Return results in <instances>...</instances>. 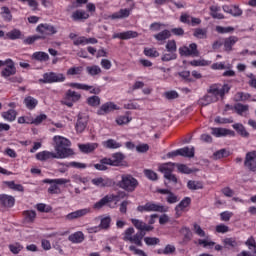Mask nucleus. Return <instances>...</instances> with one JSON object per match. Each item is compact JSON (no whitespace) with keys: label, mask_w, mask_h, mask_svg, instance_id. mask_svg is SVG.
<instances>
[{"label":"nucleus","mask_w":256,"mask_h":256,"mask_svg":"<svg viewBox=\"0 0 256 256\" xmlns=\"http://www.w3.org/2000/svg\"><path fill=\"white\" fill-rule=\"evenodd\" d=\"M1 15L4 21H12L13 15L11 14V10L7 6L1 7Z\"/></svg>","instance_id":"obj_49"},{"label":"nucleus","mask_w":256,"mask_h":256,"mask_svg":"<svg viewBox=\"0 0 256 256\" xmlns=\"http://www.w3.org/2000/svg\"><path fill=\"white\" fill-rule=\"evenodd\" d=\"M191 205V199L189 197L183 198L180 203L175 207V211L177 215H179V211H183L187 209Z\"/></svg>","instance_id":"obj_41"},{"label":"nucleus","mask_w":256,"mask_h":256,"mask_svg":"<svg viewBox=\"0 0 256 256\" xmlns=\"http://www.w3.org/2000/svg\"><path fill=\"white\" fill-rule=\"evenodd\" d=\"M69 87H72L73 89H81L82 91H89L91 95H99V93H101V87L99 86L94 87L87 84L72 82L69 84Z\"/></svg>","instance_id":"obj_13"},{"label":"nucleus","mask_w":256,"mask_h":256,"mask_svg":"<svg viewBox=\"0 0 256 256\" xmlns=\"http://www.w3.org/2000/svg\"><path fill=\"white\" fill-rule=\"evenodd\" d=\"M231 64L225 65V62H216L211 65V69L214 71H223V69H231Z\"/></svg>","instance_id":"obj_53"},{"label":"nucleus","mask_w":256,"mask_h":256,"mask_svg":"<svg viewBox=\"0 0 256 256\" xmlns=\"http://www.w3.org/2000/svg\"><path fill=\"white\" fill-rule=\"evenodd\" d=\"M35 157H36L37 161H42V162L51 161V159H61L57 153L47 151V150L38 152L35 155Z\"/></svg>","instance_id":"obj_17"},{"label":"nucleus","mask_w":256,"mask_h":256,"mask_svg":"<svg viewBox=\"0 0 256 256\" xmlns=\"http://www.w3.org/2000/svg\"><path fill=\"white\" fill-rule=\"evenodd\" d=\"M113 111H119V106L114 102H106L97 110V115H108V113H113Z\"/></svg>","instance_id":"obj_15"},{"label":"nucleus","mask_w":256,"mask_h":256,"mask_svg":"<svg viewBox=\"0 0 256 256\" xmlns=\"http://www.w3.org/2000/svg\"><path fill=\"white\" fill-rule=\"evenodd\" d=\"M92 184L96 185V187H111L113 185V180L99 177L92 179Z\"/></svg>","instance_id":"obj_26"},{"label":"nucleus","mask_w":256,"mask_h":256,"mask_svg":"<svg viewBox=\"0 0 256 256\" xmlns=\"http://www.w3.org/2000/svg\"><path fill=\"white\" fill-rule=\"evenodd\" d=\"M83 74V66H74V67H70L67 72L66 75L68 77H73L75 75H82Z\"/></svg>","instance_id":"obj_46"},{"label":"nucleus","mask_w":256,"mask_h":256,"mask_svg":"<svg viewBox=\"0 0 256 256\" xmlns=\"http://www.w3.org/2000/svg\"><path fill=\"white\" fill-rule=\"evenodd\" d=\"M209 11L212 19H225V15L221 13V7L219 5L210 6Z\"/></svg>","instance_id":"obj_27"},{"label":"nucleus","mask_w":256,"mask_h":256,"mask_svg":"<svg viewBox=\"0 0 256 256\" xmlns=\"http://www.w3.org/2000/svg\"><path fill=\"white\" fill-rule=\"evenodd\" d=\"M116 185L127 193H133L139 187V181L131 174H122L120 181Z\"/></svg>","instance_id":"obj_2"},{"label":"nucleus","mask_w":256,"mask_h":256,"mask_svg":"<svg viewBox=\"0 0 256 256\" xmlns=\"http://www.w3.org/2000/svg\"><path fill=\"white\" fill-rule=\"evenodd\" d=\"M86 103L89 107H99L101 105V98L97 95L90 96L87 98Z\"/></svg>","instance_id":"obj_48"},{"label":"nucleus","mask_w":256,"mask_h":256,"mask_svg":"<svg viewBox=\"0 0 256 256\" xmlns=\"http://www.w3.org/2000/svg\"><path fill=\"white\" fill-rule=\"evenodd\" d=\"M239 41V38L237 36H229L228 38L224 39V50L227 51V53H231L233 51V46Z\"/></svg>","instance_id":"obj_24"},{"label":"nucleus","mask_w":256,"mask_h":256,"mask_svg":"<svg viewBox=\"0 0 256 256\" xmlns=\"http://www.w3.org/2000/svg\"><path fill=\"white\" fill-rule=\"evenodd\" d=\"M2 118L9 123H13L17 119V111L9 109L6 112H2Z\"/></svg>","instance_id":"obj_36"},{"label":"nucleus","mask_w":256,"mask_h":256,"mask_svg":"<svg viewBox=\"0 0 256 256\" xmlns=\"http://www.w3.org/2000/svg\"><path fill=\"white\" fill-rule=\"evenodd\" d=\"M139 33L137 31L128 30L126 32L114 33L112 39H121L122 41H127L129 39H137Z\"/></svg>","instance_id":"obj_16"},{"label":"nucleus","mask_w":256,"mask_h":256,"mask_svg":"<svg viewBox=\"0 0 256 256\" xmlns=\"http://www.w3.org/2000/svg\"><path fill=\"white\" fill-rule=\"evenodd\" d=\"M214 137H227V128H212Z\"/></svg>","instance_id":"obj_56"},{"label":"nucleus","mask_w":256,"mask_h":256,"mask_svg":"<svg viewBox=\"0 0 256 256\" xmlns=\"http://www.w3.org/2000/svg\"><path fill=\"white\" fill-rule=\"evenodd\" d=\"M143 53L146 57H150L151 59H157L160 55L157 48H145Z\"/></svg>","instance_id":"obj_50"},{"label":"nucleus","mask_w":256,"mask_h":256,"mask_svg":"<svg viewBox=\"0 0 256 256\" xmlns=\"http://www.w3.org/2000/svg\"><path fill=\"white\" fill-rule=\"evenodd\" d=\"M131 15V9H120L118 12L113 13L110 19H127Z\"/></svg>","instance_id":"obj_32"},{"label":"nucleus","mask_w":256,"mask_h":256,"mask_svg":"<svg viewBox=\"0 0 256 256\" xmlns=\"http://www.w3.org/2000/svg\"><path fill=\"white\" fill-rule=\"evenodd\" d=\"M91 213V208L79 209L66 215L67 221H73L75 219H81Z\"/></svg>","instance_id":"obj_19"},{"label":"nucleus","mask_w":256,"mask_h":256,"mask_svg":"<svg viewBox=\"0 0 256 256\" xmlns=\"http://www.w3.org/2000/svg\"><path fill=\"white\" fill-rule=\"evenodd\" d=\"M36 209L40 213H51V211H53V208L51 206H47L46 204L43 203L37 204Z\"/></svg>","instance_id":"obj_60"},{"label":"nucleus","mask_w":256,"mask_h":256,"mask_svg":"<svg viewBox=\"0 0 256 256\" xmlns=\"http://www.w3.org/2000/svg\"><path fill=\"white\" fill-rule=\"evenodd\" d=\"M79 99H81V94L69 89L66 91L62 103L66 105V107H73L74 103H77Z\"/></svg>","instance_id":"obj_11"},{"label":"nucleus","mask_w":256,"mask_h":256,"mask_svg":"<svg viewBox=\"0 0 256 256\" xmlns=\"http://www.w3.org/2000/svg\"><path fill=\"white\" fill-rule=\"evenodd\" d=\"M36 33H39L40 39H47V37L57 34V28L51 24L41 23L36 27Z\"/></svg>","instance_id":"obj_8"},{"label":"nucleus","mask_w":256,"mask_h":256,"mask_svg":"<svg viewBox=\"0 0 256 256\" xmlns=\"http://www.w3.org/2000/svg\"><path fill=\"white\" fill-rule=\"evenodd\" d=\"M131 223L136 229H138V232L145 233V231H153V226L147 225L142 220L132 218Z\"/></svg>","instance_id":"obj_20"},{"label":"nucleus","mask_w":256,"mask_h":256,"mask_svg":"<svg viewBox=\"0 0 256 256\" xmlns=\"http://www.w3.org/2000/svg\"><path fill=\"white\" fill-rule=\"evenodd\" d=\"M109 203V196L106 195L93 205V209H103V207H105V205H109Z\"/></svg>","instance_id":"obj_52"},{"label":"nucleus","mask_w":256,"mask_h":256,"mask_svg":"<svg viewBox=\"0 0 256 256\" xmlns=\"http://www.w3.org/2000/svg\"><path fill=\"white\" fill-rule=\"evenodd\" d=\"M68 240L71 243H83V241H85V235L83 234V232L78 231V232L71 234L68 237Z\"/></svg>","instance_id":"obj_37"},{"label":"nucleus","mask_w":256,"mask_h":256,"mask_svg":"<svg viewBox=\"0 0 256 256\" xmlns=\"http://www.w3.org/2000/svg\"><path fill=\"white\" fill-rule=\"evenodd\" d=\"M4 66L6 67L1 71V77H3L4 79H7L17 73V68L15 67V62L13 61V59H6V63Z\"/></svg>","instance_id":"obj_12"},{"label":"nucleus","mask_w":256,"mask_h":256,"mask_svg":"<svg viewBox=\"0 0 256 256\" xmlns=\"http://www.w3.org/2000/svg\"><path fill=\"white\" fill-rule=\"evenodd\" d=\"M234 111L237 113V115H240L241 117H243V115H245V113L249 112V105L242 104V103H236L234 105Z\"/></svg>","instance_id":"obj_39"},{"label":"nucleus","mask_w":256,"mask_h":256,"mask_svg":"<svg viewBox=\"0 0 256 256\" xmlns=\"http://www.w3.org/2000/svg\"><path fill=\"white\" fill-rule=\"evenodd\" d=\"M109 227H111V216H106L101 219L100 228L101 229H109Z\"/></svg>","instance_id":"obj_62"},{"label":"nucleus","mask_w":256,"mask_h":256,"mask_svg":"<svg viewBox=\"0 0 256 256\" xmlns=\"http://www.w3.org/2000/svg\"><path fill=\"white\" fill-rule=\"evenodd\" d=\"M160 173H163L164 178L167 179L170 183H174V185H177V176L173 174V171H175V163L168 162L161 164L158 168Z\"/></svg>","instance_id":"obj_5"},{"label":"nucleus","mask_w":256,"mask_h":256,"mask_svg":"<svg viewBox=\"0 0 256 256\" xmlns=\"http://www.w3.org/2000/svg\"><path fill=\"white\" fill-rule=\"evenodd\" d=\"M0 205H2V207H14L15 205V198L11 195H7V194H1L0 195Z\"/></svg>","instance_id":"obj_22"},{"label":"nucleus","mask_w":256,"mask_h":256,"mask_svg":"<svg viewBox=\"0 0 256 256\" xmlns=\"http://www.w3.org/2000/svg\"><path fill=\"white\" fill-rule=\"evenodd\" d=\"M181 57H199V50L196 43H191L189 46H182L179 48Z\"/></svg>","instance_id":"obj_10"},{"label":"nucleus","mask_w":256,"mask_h":256,"mask_svg":"<svg viewBox=\"0 0 256 256\" xmlns=\"http://www.w3.org/2000/svg\"><path fill=\"white\" fill-rule=\"evenodd\" d=\"M8 39L11 41H15L16 39H21V31L18 29H13L12 31L7 33Z\"/></svg>","instance_id":"obj_57"},{"label":"nucleus","mask_w":256,"mask_h":256,"mask_svg":"<svg viewBox=\"0 0 256 256\" xmlns=\"http://www.w3.org/2000/svg\"><path fill=\"white\" fill-rule=\"evenodd\" d=\"M216 31L221 35H225V33H233V31H235V28H233V26H228V27L216 26Z\"/></svg>","instance_id":"obj_61"},{"label":"nucleus","mask_w":256,"mask_h":256,"mask_svg":"<svg viewBox=\"0 0 256 256\" xmlns=\"http://www.w3.org/2000/svg\"><path fill=\"white\" fill-rule=\"evenodd\" d=\"M230 15H232V17H241V15H243V10L237 5H232Z\"/></svg>","instance_id":"obj_64"},{"label":"nucleus","mask_w":256,"mask_h":256,"mask_svg":"<svg viewBox=\"0 0 256 256\" xmlns=\"http://www.w3.org/2000/svg\"><path fill=\"white\" fill-rule=\"evenodd\" d=\"M180 233L184 235L183 241L188 243V241H191L193 239V233L191 232V229L189 227H182L180 230Z\"/></svg>","instance_id":"obj_51"},{"label":"nucleus","mask_w":256,"mask_h":256,"mask_svg":"<svg viewBox=\"0 0 256 256\" xmlns=\"http://www.w3.org/2000/svg\"><path fill=\"white\" fill-rule=\"evenodd\" d=\"M244 167L253 173L256 172V151H250L246 153Z\"/></svg>","instance_id":"obj_14"},{"label":"nucleus","mask_w":256,"mask_h":256,"mask_svg":"<svg viewBox=\"0 0 256 256\" xmlns=\"http://www.w3.org/2000/svg\"><path fill=\"white\" fill-rule=\"evenodd\" d=\"M102 145L106 149H119L120 147H122L121 143H119L113 139H108V140L102 142Z\"/></svg>","instance_id":"obj_42"},{"label":"nucleus","mask_w":256,"mask_h":256,"mask_svg":"<svg viewBox=\"0 0 256 256\" xmlns=\"http://www.w3.org/2000/svg\"><path fill=\"white\" fill-rule=\"evenodd\" d=\"M161 240H159V238L157 237H145L144 238V242L146 243V245H148V247H151L153 245H159Z\"/></svg>","instance_id":"obj_63"},{"label":"nucleus","mask_w":256,"mask_h":256,"mask_svg":"<svg viewBox=\"0 0 256 256\" xmlns=\"http://www.w3.org/2000/svg\"><path fill=\"white\" fill-rule=\"evenodd\" d=\"M97 43H99V40H97V38H87L85 36H80L73 41V45H75L76 47H79V45H95Z\"/></svg>","instance_id":"obj_21"},{"label":"nucleus","mask_w":256,"mask_h":256,"mask_svg":"<svg viewBox=\"0 0 256 256\" xmlns=\"http://www.w3.org/2000/svg\"><path fill=\"white\" fill-rule=\"evenodd\" d=\"M23 103L29 111H33V109H35L37 105H39V100H37V98H34L33 96H27L24 98Z\"/></svg>","instance_id":"obj_28"},{"label":"nucleus","mask_w":256,"mask_h":256,"mask_svg":"<svg viewBox=\"0 0 256 256\" xmlns=\"http://www.w3.org/2000/svg\"><path fill=\"white\" fill-rule=\"evenodd\" d=\"M229 91H231V87L228 86V84H224V85H220V84H212L207 93L209 95H212V97H216V99H219V97H221V99H223V97H225L226 93H229Z\"/></svg>","instance_id":"obj_7"},{"label":"nucleus","mask_w":256,"mask_h":256,"mask_svg":"<svg viewBox=\"0 0 256 256\" xmlns=\"http://www.w3.org/2000/svg\"><path fill=\"white\" fill-rule=\"evenodd\" d=\"M4 185L11 189L12 191H17L18 193H25V187L21 184H16L15 181H5Z\"/></svg>","instance_id":"obj_35"},{"label":"nucleus","mask_w":256,"mask_h":256,"mask_svg":"<svg viewBox=\"0 0 256 256\" xmlns=\"http://www.w3.org/2000/svg\"><path fill=\"white\" fill-rule=\"evenodd\" d=\"M187 188L190 189V191H197L199 189H203V182L195 181V180H189L187 182Z\"/></svg>","instance_id":"obj_45"},{"label":"nucleus","mask_w":256,"mask_h":256,"mask_svg":"<svg viewBox=\"0 0 256 256\" xmlns=\"http://www.w3.org/2000/svg\"><path fill=\"white\" fill-rule=\"evenodd\" d=\"M233 129L240 135V137H243L244 139H249V133L247 132V129L245 126L241 123H235L232 125Z\"/></svg>","instance_id":"obj_30"},{"label":"nucleus","mask_w":256,"mask_h":256,"mask_svg":"<svg viewBox=\"0 0 256 256\" xmlns=\"http://www.w3.org/2000/svg\"><path fill=\"white\" fill-rule=\"evenodd\" d=\"M81 153L89 154L93 153L97 147H99L98 143H87V144H79L78 145Z\"/></svg>","instance_id":"obj_29"},{"label":"nucleus","mask_w":256,"mask_h":256,"mask_svg":"<svg viewBox=\"0 0 256 256\" xmlns=\"http://www.w3.org/2000/svg\"><path fill=\"white\" fill-rule=\"evenodd\" d=\"M91 15L85 10H76L72 13L71 19L74 21H87Z\"/></svg>","instance_id":"obj_23"},{"label":"nucleus","mask_w":256,"mask_h":256,"mask_svg":"<svg viewBox=\"0 0 256 256\" xmlns=\"http://www.w3.org/2000/svg\"><path fill=\"white\" fill-rule=\"evenodd\" d=\"M135 233V228L130 227L124 232V241H129L137 247H143V239L145 237V232H137Z\"/></svg>","instance_id":"obj_3"},{"label":"nucleus","mask_w":256,"mask_h":256,"mask_svg":"<svg viewBox=\"0 0 256 256\" xmlns=\"http://www.w3.org/2000/svg\"><path fill=\"white\" fill-rule=\"evenodd\" d=\"M180 157H188V159H193L195 157V148H189L188 146L180 148Z\"/></svg>","instance_id":"obj_38"},{"label":"nucleus","mask_w":256,"mask_h":256,"mask_svg":"<svg viewBox=\"0 0 256 256\" xmlns=\"http://www.w3.org/2000/svg\"><path fill=\"white\" fill-rule=\"evenodd\" d=\"M217 101H219V98H217V96H212L208 93L200 99V104L203 107H207V105H211V103H217Z\"/></svg>","instance_id":"obj_34"},{"label":"nucleus","mask_w":256,"mask_h":256,"mask_svg":"<svg viewBox=\"0 0 256 256\" xmlns=\"http://www.w3.org/2000/svg\"><path fill=\"white\" fill-rule=\"evenodd\" d=\"M123 159H125V156L121 152H117L112 154V158H106L104 163H107L110 167H119L123 163Z\"/></svg>","instance_id":"obj_18"},{"label":"nucleus","mask_w":256,"mask_h":256,"mask_svg":"<svg viewBox=\"0 0 256 256\" xmlns=\"http://www.w3.org/2000/svg\"><path fill=\"white\" fill-rule=\"evenodd\" d=\"M86 72L91 77H95L96 75H101L102 70H101V67H99L98 65H92V66L86 67Z\"/></svg>","instance_id":"obj_47"},{"label":"nucleus","mask_w":256,"mask_h":256,"mask_svg":"<svg viewBox=\"0 0 256 256\" xmlns=\"http://www.w3.org/2000/svg\"><path fill=\"white\" fill-rule=\"evenodd\" d=\"M170 37H171V31H169L168 29H165L159 32L158 34L154 35V39L158 41L159 45H165V41H167V39H170Z\"/></svg>","instance_id":"obj_25"},{"label":"nucleus","mask_w":256,"mask_h":256,"mask_svg":"<svg viewBox=\"0 0 256 256\" xmlns=\"http://www.w3.org/2000/svg\"><path fill=\"white\" fill-rule=\"evenodd\" d=\"M53 141L55 143V151L60 159H65L73 155L71 147V141L63 136H54Z\"/></svg>","instance_id":"obj_1"},{"label":"nucleus","mask_w":256,"mask_h":256,"mask_svg":"<svg viewBox=\"0 0 256 256\" xmlns=\"http://www.w3.org/2000/svg\"><path fill=\"white\" fill-rule=\"evenodd\" d=\"M22 215L26 223H34L35 219H37V212L35 210H25L22 212Z\"/></svg>","instance_id":"obj_33"},{"label":"nucleus","mask_w":256,"mask_h":256,"mask_svg":"<svg viewBox=\"0 0 256 256\" xmlns=\"http://www.w3.org/2000/svg\"><path fill=\"white\" fill-rule=\"evenodd\" d=\"M125 197H127V193H125L124 191H119L117 192V194H108V199L110 203H119V201H121V199H125Z\"/></svg>","instance_id":"obj_40"},{"label":"nucleus","mask_w":256,"mask_h":256,"mask_svg":"<svg viewBox=\"0 0 256 256\" xmlns=\"http://www.w3.org/2000/svg\"><path fill=\"white\" fill-rule=\"evenodd\" d=\"M175 167H177L178 173H182L184 175H191V173H195V170L189 168V166L185 164L175 163Z\"/></svg>","instance_id":"obj_43"},{"label":"nucleus","mask_w":256,"mask_h":256,"mask_svg":"<svg viewBox=\"0 0 256 256\" xmlns=\"http://www.w3.org/2000/svg\"><path fill=\"white\" fill-rule=\"evenodd\" d=\"M87 117L78 116V120L75 125L77 133H83L87 129Z\"/></svg>","instance_id":"obj_31"},{"label":"nucleus","mask_w":256,"mask_h":256,"mask_svg":"<svg viewBox=\"0 0 256 256\" xmlns=\"http://www.w3.org/2000/svg\"><path fill=\"white\" fill-rule=\"evenodd\" d=\"M137 211L139 213H144L146 211L147 213H151V211L157 212V213H167V208L163 205L155 204L153 202H147L145 205H139L137 207Z\"/></svg>","instance_id":"obj_9"},{"label":"nucleus","mask_w":256,"mask_h":256,"mask_svg":"<svg viewBox=\"0 0 256 256\" xmlns=\"http://www.w3.org/2000/svg\"><path fill=\"white\" fill-rule=\"evenodd\" d=\"M32 59H35V61L45 62L49 60V54L47 52H34L32 55Z\"/></svg>","instance_id":"obj_44"},{"label":"nucleus","mask_w":256,"mask_h":256,"mask_svg":"<svg viewBox=\"0 0 256 256\" xmlns=\"http://www.w3.org/2000/svg\"><path fill=\"white\" fill-rule=\"evenodd\" d=\"M166 50L168 53H177V42L175 40H169L166 44Z\"/></svg>","instance_id":"obj_58"},{"label":"nucleus","mask_w":256,"mask_h":256,"mask_svg":"<svg viewBox=\"0 0 256 256\" xmlns=\"http://www.w3.org/2000/svg\"><path fill=\"white\" fill-rule=\"evenodd\" d=\"M44 183H49L50 187L48 188V193L50 195H59L61 194V188L59 185H67L69 180L65 178H56V179H46Z\"/></svg>","instance_id":"obj_6"},{"label":"nucleus","mask_w":256,"mask_h":256,"mask_svg":"<svg viewBox=\"0 0 256 256\" xmlns=\"http://www.w3.org/2000/svg\"><path fill=\"white\" fill-rule=\"evenodd\" d=\"M9 249L13 255H19V253L23 251V245H21L19 242H16L14 244H10Z\"/></svg>","instance_id":"obj_55"},{"label":"nucleus","mask_w":256,"mask_h":256,"mask_svg":"<svg viewBox=\"0 0 256 256\" xmlns=\"http://www.w3.org/2000/svg\"><path fill=\"white\" fill-rule=\"evenodd\" d=\"M65 74L57 72H46L43 74V78L38 80V83L43 84H53V83H65Z\"/></svg>","instance_id":"obj_4"},{"label":"nucleus","mask_w":256,"mask_h":256,"mask_svg":"<svg viewBox=\"0 0 256 256\" xmlns=\"http://www.w3.org/2000/svg\"><path fill=\"white\" fill-rule=\"evenodd\" d=\"M214 159H225L226 157H229V151L226 149H220L216 152H214Z\"/></svg>","instance_id":"obj_59"},{"label":"nucleus","mask_w":256,"mask_h":256,"mask_svg":"<svg viewBox=\"0 0 256 256\" xmlns=\"http://www.w3.org/2000/svg\"><path fill=\"white\" fill-rule=\"evenodd\" d=\"M193 35L196 39H207V30L206 28H196Z\"/></svg>","instance_id":"obj_54"}]
</instances>
